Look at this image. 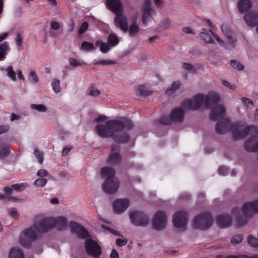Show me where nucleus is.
<instances>
[{
	"label": "nucleus",
	"mask_w": 258,
	"mask_h": 258,
	"mask_svg": "<svg viewBox=\"0 0 258 258\" xmlns=\"http://www.w3.org/2000/svg\"><path fill=\"white\" fill-rule=\"evenodd\" d=\"M9 214L13 218L18 217L19 214L18 213L16 209L12 208L8 210Z\"/></svg>",
	"instance_id": "obj_53"
},
{
	"label": "nucleus",
	"mask_w": 258,
	"mask_h": 258,
	"mask_svg": "<svg viewBox=\"0 0 258 258\" xmlns=\"http://www.w3.org/2000/svg\"><path fill=\"white\" fill-rule=\"evenodd\" d=\"M221 30L229 40V43L234 44L236 42V40L234 33L226 25H222L221 26Z\"/></svg>",
	"instance_id": "obj_26"
},
{
	"label": "nucleus",
	"mask_w": 258,
	"mask_h": 258,
	"mask_svg": "<svg viewBox=\"0 0 258 258\" xmlns=\"http://www.w3.org/2000/svg\"><path fill=\"white\" fill-rule=\"evenodd\" d=\"M110 258H119L118 252L114 249H113L111 251Z\"/></svg>",
	"instance_id": "obj_63"
},
{
	"label": "nucleus",
	"mask_w": 258,
	"mask_h": 258,
	"mask_svg": "<svg viewBox=\"0 0 258 258\" xmlns=\"http://www.w3.org/2000/svg\"><path fill=\"white\" fill-rule=\"evenodd\" d=\"M101 227L103 229L107 230L110 232H111V233L114 234L115 235H117V236H119L120 235H119V233L118 231H116L115 230H114L113 229H111V228L108 227H107L106 226H105L104 225H102Z\"/></svg>",
	"instance_id": "obj_56"
},
{
	"label": "nucleus",
	"mask_w": 258,
	"mask_h": 258,
	"mask_svg": "<svg viewBox=\"0 0 258 258\" xmlns=\"http://www.w3.org/2000/svg\"><path fill=\"white\" fill-rule=\"evenodd\" d=\"M243 237L241 234L234 235L231 239V242L232 244H237L241 243L243 240Z\"/></svg>",
	"instance_id": "obj_43"
},
{
	"label": "nucleus",
	"mask_w": 258,
	"mask_h": 258,
	"mask_svg": "<svg viewBox=\"0 0 258 258\" xmlns=\"http://www.w3.org/2000/svg\"><path fill=\"white\" fill-rule=\"evenodd\" d=\"M52 229L57 228L58 230H64L67 228L68 220L64 217H57L56 218H52Z\"/></svg>",
	"instance_id": "obj_20"
},
{
	"label": "nucleus",
	"mask_w": 258,
	"mask_h": 258,
	"mask_svg": "<svg viewBox=\"0 0 258 258\" xmlns=\"http://www.w3.org/2000/svg\"><path fill=\"white\" fill-rule=\"evenodd\" d=\"M88 24L87 22H83V23L81 24L80 28H79V33L80 34H82L83 33H84L88 29Z\"/></svg>",
	"instance_id": "obj_50"
},
{
	"label": "nucleus",
	"mask_w": 258,
	"mask_h": 258,
	"mask_svg": "<svg viewBox=\"0 0 258 258\" xmlns=\"http://www.w3.org/2000/svg\"><path fill=\"white\" fill-rule=\"evenodd\" d=\"M219 101V95L215 92H210L205 98L203 94H197L192 99L183 101L181 106L184 109L195 111L200 109L204 103L207 108L212 110L210 114V119L215 121L218 119L223 117L225 113V109L224 106L218 104Z\"/></svg>",
	"instance_id": "obj_1"
},
{
	"label": "nucleus",
	"mask_w": 258,
	"mask_h": 258,
	"mask_svg": "<svg viewBox=\"0 0 258 258\" xmlns=\"http://www.w3.org/2000/svg\"><path fill=\"white\" fill-rule=\"evenodd\" d=\"M69 227L71 232L75 233L80 239H85L90 236L88 231L77 222L71 221L69 223Z\"/></svg>",
	"instance_id": "obj_14"
},
{
	"label": "nucleus",
	"mask_w": 258,
	"mask_h": 258,
	"mask_svg": "<svg viewBox=\"0 0 258 258\" xmlns=\"http://www.w3.org/2000/svg\"><path fill=\"white\" fill-rule=\"evenodd\" d=\"M47 182V179L43 178H39L37 179L34 182V184L36 186L43 187Z\"/></svg>",
	"instance_id": "obj_45"
},
{
	"label": "nucleus",
	"mask_w": 258,
	"mask_h": 258,
	"mask_svg": "<svg viewBox=\"0 0 258 258\" xmlns=\"http://www.w3.org/2000/svg\"><path fill=\"white\" fill-rule=\"evenodd\" d=\"M182 67L193 73H196L197 72L196 69L194 66L190 63L184 62L182 63Z\"/></svg>",
	"instance_id": "obj_47"
},
{
	"label": "nucleus",
	"mask_w": 258,
	"mask_h": 258,
	"mask_svg": "<svg viewBox=\"0 0 258 258\" xmlns=\"http://www.w3.org/2000/svg\"><path fill=\"white\" fill-rule=\"evenodd\" d=\"M10 127L8 125H0V135L7 133Z\"/></svg>",
	"instance_id": "obj_54"
},
{
	"label": "nucleus",
	"mask_w": 258,
	"mask_h": 258,
	"mask_svg": "<svg viewBox=\"0 0 258 258\" xmlns=\"http://www.w3.org/2000/svg\"><path fill=\"white\" fill-rule=\"evenodd\" d=\"M70 63L72 67H74L81 66L83 64L86 65V63L85 62H84L83 60L78 61L75 58L70 59Z\"/></svg>",
	"instance_id": "obj_46"
},
{
	"label": "nucleus",
	"mask_w": 258,
	"mask_h": 258,
	"mask_svg": "<svg viewBox=\"0 0 258 258\" xmlns=\"http://www.w3.org/2000/svg\"><path fill=\"white\" fill-rule=\"evenodd\" d=\"M52 221L51 217L42 218L39 221H36L32 227L38 232L44 233L52 229Z\"/></svg>",
	"instance_id": "obj_12"
},
{
	"label": "nucleus",
	"mask_w": 258,
	"mask_h": 258,
	"mask_svg": "<svg viewBox=\"0 0 258 258\" xmlns=\"http://www.w3.org/2000/svg\"><path fill=\"white\" fill-rule=\"evenodd\" d=\"M136 92L142 96H147L151 95L152 92L147 90L145 85L139 86L137 87Z\"/></svg>",
	"instance_id": "obj_33"
},
{
	"label": "nucleus",
	"mask_w": 258,
	"mask_h": 258,
	"mask_svg": "<svg viewBox=\"0 0 258 258\" xmlns=\"http://www.w3.org/2000/svg\"><path fill=\"white\" fill-rule=\"evenodd\" d=\"M28 186V184L26 182L12 185V188L13 189L17 191H22L25 190Z\"/></svg>",
	"instance_id": "obj_37"
},
{
	"label": "nucleus",
	"mask_w": 258,
	"mask_h": 258,
	"mask_svg": "<svg viewBox=\"0 0 258 258\" xmlns=\"http://www.w3.org/2000/svg\"><path fill=\"white\" fill-rule=\"evenodd\" d=\"M9 258H24L22 250L18 247H13L9 253Z\"/></svg>",
	"instance_id": "obj_28"
},
{
	"label": "nucleus",
	"mask_w": 258,
	"mask_h": 258,
	"mask_svg": "<svg viewBox=\"0 0 258 258\" xmlns=\"http://www.w3.org/2000/svg\"><path fill=\"white\" fill-rule=\"evenodd\" d=\"M244 19L247 26L254 27L258 24V13L251 11L245 15Z\"/></svg>",
	"instance_id": "obj_23"
},
{
	"label": "nucleus",
	"mask_w": 258,
	"mask_h": 258,
	"mask_svg": "<svg viewBox=\"0 0 258 258\" xmlns=\"http://www.w3.org/2000/svg\"><path fill=\"white\" fill-rule=\"evenodd\" d=\"M9 146L0 140V159L6 158L9 154Z\"/></svg>",
	"instance_id": "obj_27"
},
{
	"label": "nucleus",
	"mask_w": 258,
	"mask_h": 258,
	"mask_svg": "<svg viewBox=\"0 0 258 258\" xmlns=\"http://www.w3.org/2000/svg\"><path fill=\"white\" fill-rule=\"evenodd\" d=\"M247 242L250 246L258 248V239L256 238L249 235L247 237Z\"/></svg>",
	"instance_id": "obj_39"
},
{
	"label": "nucleus",
	"mask_w": 258,
	"mask_h": 258,
	"mask_svg": "<svg viewBox=\"0 0 258 258\" xmlns=\"http://www.w3.org/2000/svg\"><path fill=\"white\" fill-rule=\"evenodd\" d=\"M243 126L239 122L232 125V138L234 140H238L244 138L248 135H252L253 134L258 135V128L255 125L246 126L242 128Z\"/></svg>",
	"instance_id": "obj_6"
},
{
	"label": "nucleus",
	"mask_w": 258,
	"mask_h": 258,
	"mask_svg": "<svg viewBox=\"0 0 258 258\" xmlns=\"http://www.w3.org/2000/svg\"><path fill=\"white\" fill-rule=\"evenodd\" d=\"M72 148L69 146H67L63 148L62 154L63 156H66L69 152L71 150Z\"/></svg>",
	"instance_id": "obj_64"
},
{
	"label": "nucleus",
	"mask_w": 258,
	"mask_h": 258,
	"mask_svg": "<svg viewBox=\"0 0 258 258\" xmlns=\"http://www.w3.org/2000/svg\"><path fill=\"white\" fill-rule=\"evenodd\" d=\"M107 43L111 47L116 46L119 43L118 37L114 33H110L107 38Z\"/></svg>",
	"instance_id": "obj_31"
},
{
	"label": "nucleus",
	"mask_w": 258,
	"mask_h": 258,
	"mask_svg": "<svg viewBox=\"0 0 258 258\" xmlns=\"http://www.w3.org/2000/svg\"><path fill=\"white\" fill-rule=\"evenodd\" d=\"M37 175L41 177H44L48 174V172L45 169L39 170L37 172Z\"/></svg>",
	"instance_id": "obj_58"
},
{
	"label": "nucleus",
	"mask_w": 258,
	"mask_h": 258,
	"mask_svg": "<svg viewBox=\"0 0 258 258\" xmlns=\"http://www.w3.org/2000/svg\"><path fill=\"white\" fill-rule=\"evenodd\" d=\"M150 0H145L143 10L142 23L146 24L152 18V15L154 13V11L151 8Z\"/></svg>",
	"instance_id": "obj_18"
},
{
	"label": "nucleus",
	"mask_w": 258,
	"mask_h": 258,
	"mask_svg": "<svg viewBox=\"0 0 258 258\" xmlns=\"http://www.w3.org/2000/svg\"><path fill=\"white\" fill-rule=\"evenodd\" d=\"M87 94L90 96L96 97L100 95V91L97 88H95L93 86H91L89 87V88L88 89Z\"/></svg>",
	"instance_id": "obj_40"
},
{
	"label": "nucleus",
	"mask_w": 258,
	"mask_h": 258,
	"mask_svg": "<svg viewBox=\"0 0 258 258\" xmlns=\"http://www.w3.org/2000/svg\"><path fill=\"white\" fill-rule=\"evenodd\" d=\"M31 108L40 112H44L47 111L46 107L43 104H31Z\"/></svg>",
	"instance_id": "obj_41"
},
{
	"label": "nucleus",
	"mask_w": 258,
	"mask_h": 258,
	"mask_svg": "<svg viewBox=\"0 0 258 258\" xmlns=\"http://www.w3.org/2000/svg\"><path fill=\"white\" fill-rule=\"evenodd\" d=\"M238 10L241 13H245L248 11L252 7L250 0H240L237 4Z\"/></svg>",
	"instance_id": "obj_25"
},
{
	"label": "nucleus",
	"mask_w": 258,
	"mask_h": 258,
	"mask_svg": "<svg viewBox=\"0 0 258 258\" xmlns=\"http://www.w3.org/2000/svg\"><path fill=\"white\" fill-rule=\"evenodd\" d=\"M219 174L222 175H225L227 172V169L224 166H221L218 169Z\"/></svg>",
	"instance_id": "obj_60"
},
{
	"label": "nucleus",
	"mask_w": 258,
	"mask_h": 258,
	"mask_svg": "<svg viewBox=\"0 0 258 258\" xmlns=\"http://www.w3.org/2000/svg\"><path fill=\"white\" fill-rule=\"evenodd\" d=\"M133 126L129 118L123 117L121 119L107 120L104 124H97L95 130L98 135L102 138H111L116 143H126L130 137L122 131L125 128L131 130Z\"/></svg>",
	"instance_id": "obj_2"
},
{
	"label": "nucleus",
	"mask_w": 258,
	"mask_h": 258,
	"mask_svg": "<svg viewBox=\"0 0 258 258\" xmlns=\"http://www.w3.org/2000/svg\"><path fill=\"white\" fill-rule=\"evenodd\" d=\"M37 238V235L32 227L24 230L19 237V241L23 247L30 249L32 243Z\"/></svg>",
	"instance_id": "obj_8"
},
{
	"label": "nucleus",
	"mask_w": 258,
	"mask_h": 258,
	"mask_svg": "<svg viewBox=\"0 0 258 258\" xmlns=\"http://www.w3.org/2000/svg\"><path fill=\"white\" fill-rule=\"evenodd\" d=\"M241 100L243 103L247 106L248 107L249 105H252L253 103L251 99L246 97H242Z\"/></svg>",
	"instance_id": "obj_57"
},
{
	"label": "nucleus",
	"mask_w": 258,
	"mask_h": 258,
	"mask_svg": "<svg viewBox=\"0 0 258 258\" xmlns=\"http://www.w3.org/2000/svg\"><path fill=\"white\" fill-rule=\"evenodd\" d=\"M1 71L2 72H6L7 76L13 81H16L17 80L16 79V73L14 71L13 68L12 66H10L6 68H1Z\"/></svg>",
	"instance_id": "obj_29"
},
{
	"label": "nucleus",
	"mask_w": 258,
	"mask_h": 258,
	"mask_svg": "<svg viewBox=\"0 0 258 258\" xmlns=\"http://www.w3.org/2000/svg\"><path fill=\"white\" fill-rule=\"evenodd\" d=\"M231 66L235 69L238 70H242L244 69L243 66L239 62L236 60H231Z\"/></svg>",
	"instance_id": "obj_48"
},
{
	"label": "nucleus",
	"mask_w": 258,
	"mask_h": 258,
	"mask_svg": "<svg viewBox=\"0 0 258 258\" xmlns=\"http://www.w3.org/2000/svg\"><path fill=\"white\" fill-rule=\"evenodd\" d=\"M167 217L162 211H157L153 219V227L155 230H162L166 226Z\"/></svg>",
	"instance_id": "obj_13"
},
{
	"label": "nucleus",
	"mask_w": 258,
	"mask_h": 258,
	"mask_svg": "<svg viewBox=\"0 0 258 258\" xmlns=\"http://www.w3.org/2000/svg\"><path fill=\"white\" fill-rule=\"evenodd\" d=\"M180 85V82L179 81L173 83L171 86L166 90L165 94L168 95L173 94L174 92L179 88Z\"/></svg>",
	"instance_id": "obj_34"
},
{
	"label": "nucleus",
	"mask_w": 258,
	"mask_h": 258,
	"mask_svg": "<svg viewBox=\"0 0 258 258\" xmlns=\"http://www.w3.org/2000/svg\"><path fill=\"white\" fill-rule=\"evenodd\" d=\"M95 45H100V50L103 53H106L109 51L111 46L107 42H104L101 40H97Z\"/></svg>",
	"instance_id": "obj_32"
},
{
	"label": "nucleus",
	"mask_w": 258,
	"mask_h": 258,
	"mask_svg": "<svg viewBox=\"0 0 258 258\" xmlns=\"http://www.w3.org/2000/svg\"><path fill=\"white\" fill-rule=\"evenodd\" d=\"M257 213H258V200L244 203L242 210L238 207L234 208L232 210L231 215L233 217L236 218V226L240 228L247 223L248 218L252 217Z\"/></svg>",
	"instance_id": "obj_3"
},
{
	"label": "nucleus",
	"mask_w": 258,
	"mask_h": 258,
	"mask_svg": "<svg viewBox=\"0 0 258 258\" xmlns=\"http://www.w3.org/2000/svg\"><path fill=\"white\" fill-rule=\"evenodd\" d=\"M130 201L126 199H117L112 204L114 211L116 214L123 213L129 207Z\"/></svg>",
	"instance_id": "obj_17"
},
{
	"label": "nucleus",
	"mask_w": 258,
	"mask_h": 258,
	"mask_svg": "<svg viewBox=\"0 0 258 258\" xmlns=\"http://www.w3.org/2000/svg\"><path fill=\"white\" fill-rule=\"evenodd\" d=\"M115 15L116 17L114 19V22L116 25L124 32H126L128 30V23L126 18L122 16V14Z\"/></svg>",
	"instance_id": "obj_22"
},
{
	"label": "nucleus",
	"mask_w": 258,
	"mask_h": 258,
	"mask_svg": "<svg viewBox=\"0 0 258 258\" xmlns=\"http://www.w3.org/2000/svg\"><path fill=\"white\" fill-rule=\"evenodd\" d=\"M13 188L11 187L6 186L4 188V191L7 195H11L12 194Z\"/></svg>",
	"instance_id": "obj_62"
},
{
	"label": "nucleus",
	"mask_w": 258,
	"mask_h": 258,
	"mask_svg": "<svg viewBox=\"0 0 258 258\" xmlns=\"http://www.w3.org/2000/svg\"><path fill=\"white\" fill-rule=\"evenodd\" d=\"M107 5L115 14H122V5L119 0H107Z\"/></svg>",
	"instance_id": "obj_21"
},
{
	"label": "nucleus",
	"mask_w": 258,
	"mask_h": 258,
	"mask_svg": "<svg viewBox=\"0 0 258 258\" xmlns=\"http://www.w3.org/2000/svg\"><path fill=\"white\" fill-rule=\"evenodd\" d=\"M85 250L87 253L95 258H98L101 254V248L98 243L92 239L85 241Z\"/></svg>",
	"instance_id": "obj_10"
},
{
	"label": "nucleus",
	"mask_w": 258,
	"mask_h": 258,
	"mask_svg": "<svg viewBox=\"0 0 258 258\" xmlns=\"http://www.w3.org/2000/svg\"><path fill=\"white\" fill-rule=\"evenodd\" d=\"M250 140H247L244 145V149L250 152H253L257 151L258 152V142L256 144L255 146L254 147H250L249 146V143H250Z\"/></svg>",
	"instance_id": "obj_36"
},
{
	"label": "nucleus",
	"mask_w": 258,
	"mask_h": 258,
	"mask_svg": "<svg viewBox=\"0 0 258 258\" xmlns=\"http://www.w3.org/2000/svg\"><path fill=\"white\" fill-rule=\"evenodd\" d=\"M29 76L31 79H30V81H33L34 83H36L38 82V78L34 71H31L29 73Z\"/></svg>",
	"instance_id": "obj_52"
},
{
	"label": "nucleus",
	"mask_w": 258,
	"mask_h": 258,
	"mask_svg": "<svg viewBox=\"0 0 258 258\" xmlns=\"http://www.w3.org/2000/svg\"><path fill=\"white\" fill-rule=\"evenodd\" d=\"M16 44L18 46H21L22 44V38L20 33L17 34L16 39Z\"/></svg>",
	"instance_id": "obj_61"
},
{
	"label": "nucleus",
	"mask_w": 258,
	"mask_h": 258,
	"mask_svg": "<svg viewBox=\"0 0 258 258\" xmlns=\"http://www.w3.org/2000/svg\"><path fill=\"white\" fill-rule=\"evenodd\" d=\"M34 154L38 162L40 164H42L44 158L43 153L40 151L39 150H37V149H35Z\"/></svg>",
	"instance_id": "obj_42"
},
{
	"label": "nucleus",
	"mask_w": 258,
	"mask_h": 258,
	"mask_svg": "<svg viewBox=\"0 0 258 258\" xmlns=\"http://www.w3.org/2000/svg\"><path fill=\"white\" fill-rule=\"evenodd\" d=\"M51 28L54 30H57L60 28V24L56 21L52 22L50 24Z\"/></svg>",
	"instance_id": "obj_59"
},
{
	"label": "nucleus",
	"mask_w": 258,
	"mask_h": 258,
	"mask_svg": "<svg viewBox=\"0 0 258 258\" xmlns=\"http://www.w3.org/2000/svg\"><path fill=\"white\" fill-rule=\"evenodd\" d=\"M188 219V213L185 211H179L173 216L172 221L174 227L185 229Z\"/></svg>",
	"instance_id": "obj_11"
},
{
	"label": "nucleus",
	"mask_w": 258,
	"mask_h": 258,
	"mask_svg": "<svg viewBox=\"0 0 258 258\" xmlns=\"http://www.w3.org/2000/svg\"><path fill=\"white\" fill-rule=\"evenodd\" d=\"M100 173L102 177L105 178L102 184V189L107 194H113L116 192L119 186V182L115 177L114 169L109 167L101 168Z\"/></svg>",
	"instance_id": "obj_4"
},
{
	"label": "nucleus",
	"mask_w": 258,
	"mask_h": 258,
	"mask_svg": "<svg viewBox=\"0 0 258 258\" xmlns=\"http://www.w3.org/2000/svg\"><path fill=\"white\" fill-rule=\"evenodd\" d=\"M127 243V241L125 239L117 238L116 240V243L119 246L125 245Z\"/></svg>",
	"instance_id": "obj_55"
},
{
	"label": "nucleus",
	"mask_w": 258,
	"mask_h": 258,
	"mask_svg": "<svg viewBox=\"0 0 258 258\" xmlns=\"http://www.w3.org/2000/svg\"><path fill=\"white\" fill-rule=\"evenodd\" d=\"M201 38L207 43H213L214 42L212 36L217 40L218 43L223 47L225 46V43L222 40L220 37L214 34L211 29L207 30L203 29L202 31L200 33Z\"/></svg>",
	"instance_id": "obj_15"
},
{
	"label": "nucleus",
	"mask_w": 258,
	"mask_h": 258,
	"mask_svg": "<svg viewBox=\"0 0 258 258\" xmlns=\"http://www.w3.org/2000/svg\"><path fill=\"white\" fill-rule=\"evenodd\" d=\"M132 223L136 226H146L149 222V218L144 213L134 211L130 215Z\"/></svg>",
	"instance_id": "obj_9"
},
{
	"label": "nucleus",
	"mask_w": 258,
	"mask_h": 258,
	"mask_svg": "<svg viewBox=\"0 0 258 258\" xmlns=\"http://www.w3.org/2000/svg\"><path fill=\"white\" fill-rule=\"evenodd\" d=\"M121 160L119 147L116 145H112L111 152L107 160V163L109 164L118 165L121 162Z\"/></svg>",
	"instance_id": "obj_16"
},
{
	"label": "nucleus",
	"mask_w": 258,
	"mask_h": 258,
	"mask_svg": "<svg viewBox=\"0 0 258 258\" xmlns=\"http://www.w3.org/2000/svg\"><path fill=\"white\" fill-rule=\"evenodd\" d=\"M231 127L229 119L224 118L217 122L215 126V130L218 134L222 135L229 131Z\"/></svg>",
	"instance_id": "obj_19"
},
{
	"label": "nucleus",
	"mask_w": 258,
	"mask_h": 258,
	"mask_svg": "<svg viewBox=\"0 0 258 258\" xmlns=\"http://www.w3.org/2000/svg\"><path fill=\"white\" fill-rule=\"evenodd\" d=\"M114 62L110 60H99L95 62V64H100L103 66H106L109 64H113Z\"/></svg>",
	"instance_id": "obj_49"
},
{
	"label": "nucleus",
	"mask_w": 258,
	"mask_h": 258,
	"mask_svg": "<svg viewBox=\"0 0 258 258\" xmlns=\"http://www.w3.org/2000/svg\"><path fill=\"white\" fill-rule=\"evenodd\" d=\"M185 112L181 107H176L172 109L168 116L163 115L159 118L160 123L169 125L172 123H181L183 122Z\"/></svg>",
	"instance_id": "obj_5"
},
{
	"label": "nucleus",
	"mask_w": 258,
	"mask_h": 258,
	"mask_svg": "<svg viewBox=\"0 0 258 258\" xmlns=\"http://www.w3.org/2000/svg\"><path fill=\"white\" fill-rule=\"evenodd\" d=\"M257 138L258 135L253 134L251 135V137L248 139L250 140V143L249 144L250 147H254L255 146V142L257 141Z\"/></svg>",
	"instance_id": "obj_51"
},
{
	"label": "nucleus",
	"mask_w": 258,
	"mask_h": 258,
	"mask_svg": "<svg viewBox=\"0 0 258 258\" xmlns=\"http://www.w3.org/2000/svg\"><path fill=\"white\" fill-rule=\"evenodd\" d=\"M217 222L221 228L229 227L231 225V217L227 214H222L217 216Z\"/></svg>",
	"instance_id": "obj_24"
},
{
	"label": "nucleus",
	"mask_w": 258,
	"mask_h": 258,
	"mask_svg": "<svg viewBox=\"0 0 258 258\" xmlns=\"http://www.w3.org/2000/svg\"><path fill=\"white\" fill-rule=\"evenodd\" d=\"M213 224V218L209 213L203 212L195 217L193 220V227L200 230H206Z\"/></svg>",
	"instance_id": "obj_7"
},
{
	"label": "nucleus",
	"mask_w": 258,
	"mask_h": 258,
	"mask_svg": "<svg viewBox=\"0 0 258 258\" xmlns=\"http://www.w3.org/2000/svg\"><path fill=\"white\" fill-rule=\"evenodd\" d=\"M51 86L53 91L57 93L60 91V81L58 79H54L52 82Z\"/></svg>",
	"instance_id": "obj_44"
},
{
	"label": "nucleus",
	"mask_w": 258,
	"mask_h": 258,
	"mask_svg": "<svg viewBox=\"0 0 258 258\" xmlns=\"http://www.w3.org/2000/svg\"><path fill=\"white\" fill-rule=\"evenodd\" d=\"M9 49L10 47L7 42L0 44V61L4 60L6 58L7 52Z\"/></svg>",
	"instance_id": "obj_30"
},
{
	"label": "nucleus",
	"mask_w": 258,
	"mask_h": 258,
	"mask_svg": "<svg viewBox=\"0 0 258 258\" xmlns=\"http://www.w3.org/2000/svg\"><path fill=\"white\" fill-rule=\"evenodd\" d=\"M94 49V46L92 43L83 41L81 46V49L88 51L89 50H92Z\"/></svg>",
	"instance_id": "obj_38"
},
{
	"label": "nucleus",
	"mask_w": 258,
	"mask_h": 258,
	"mask_svg": "<svg viewBox=\"0 0 258 258\" xmlns=\"http://www.w3.org/2000/svg\"><path fill=\"white\" fill-rule=\"evenodd\" d=\"M139 27L135 22L133 23L130 26L128 27V30L129 35L131 37L135 36L139 31Z\"/></svg>",
	"instance_id": "obj_35"
}]
</instances>
